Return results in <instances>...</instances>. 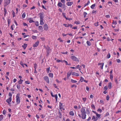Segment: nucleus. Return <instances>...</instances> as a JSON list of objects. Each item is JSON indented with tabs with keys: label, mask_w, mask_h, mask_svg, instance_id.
Instances as JSON below:
<instances>
[{
	"label": "nucleus",
	"mask_w": 121,
	"mask_h": 121,
	"mask_svg": "<svg viewBox=\"0 0 121 121\" xmlns=\"http://www.w3.org/2000/svg\"><path fill=\"white\" fill-rule=\"evenodd\" d=\"M19 94H17L16 96V100L17 104H19L20 102V97Z\"/></svg>",
	"instance_id": "nucleus-1"
},
{
	"label": "nucleus",
	"mask_w": 121,
	"mask_h": 121,
	"mask_svg": "<svg viewBox=\"0 0 121 121\" xmlns=\"http://www.w3.org/2000/svg\"><path fill=\"white\" fill-rule=\"evenodd\" d=\"M71 58L73 61L79 62V59L74 56H71Z\"/></svg>",
	"instance_id": "nucleus-2"
},
{
	"label": "nucleus",
	"mask_w": 121,
	"mask_h": 121,
	"mask_svg": "<svg viewBox=\"0 0 121 121\" xmlns=\"http://www.w3.org/2000/svg\"><path fill=\"white\" fill-rule=\"evenodd\" d=\"M11 0H4V6L5 8L8 5H9L10 2Z\"/></svg>",
	"instance_id": "nucleus-3"
},
{
	"label": "nucleus",
	"mask_w": 121,
	"mask_h": 121,
	"mask_svg": "<svg viewBox=\"0 0 121 121\" xmlns=\"http://www.w3.org/2000/svg\"><path fill=\"white\" fill-rule=\"evenodd\" d=\"M44 79L48 83H49V80L48 77L47 76H45L43 77Z\"/></svg>",
	"instance_id": "nucleus-4"
},
{
	"label": "nucleus",
	"mask_w": 121,
	"mask_h": 121,
	"mask_svg": "<svg viewBox=\"0 0 121 121\" xmlns=\"http://www.w3.org/2000/svg\"><path fill=\"white\" fill-rule=\"evenodd\" d=\"M86 113H82L81 114V118L82 119H84L86 118Z\"/></svg>",
	"instance_id": "nucleus-5"
},
{
	"label": "nucleus",
	"mask_w": 121,
	"mask_h": 121,
	"mask_svg": "<svg viewBox=\"0 0 121 121\" xmlns=\"http://www.w3.org/2000/svg\"><path fill=\"white\" fill-rule=\"evenodd\" d=\"M81 112L82 113H86V112L85 111L84 107H82L81 108Z\"/></svg>",
	"instance_id": "nucleus-6"
},
{
	"label": "nucleus",
	"mask_w": 121,
	"mask_h": 121,
	"mask_svg": "<svg viewBox=\"0 0 121 121\" xmlns=\"http://www.w3.org/2000/svg\"><path fill=\"white\" fill-rule=\"evenodd\" d=\"M43 28L44 30H47L48 28V25L46 24H45L43 26Z\"/></svg>",
	"instance_id": "nucleus-7"
},
{
	"label": "nucleus",
	"mask_w": 121,
	"mask_h": 121,
	"mask_svg": "<svg viewBox=\"0 0 121 121\" xmlns=\"http://www.w3.org/2000/svg\"><path fill=\"white\" fill-rule=\"evenodd\" d=\"M104 63H99L98 64V65H100V67L101 69H103V67L104 65Z\"/></svg>",
	"instance_id": "nucleus-8"
},
{
	"label": "nucleus",
	"mask_w": 121,
	"mask_h": 121,
	"mask_svg": "<svg viewBox=\"0 0 121 121\" xmlns=\"http://www.w3.org/2000/svg\"><path fill=\"white\" fill-rule=\"evenodd\" d=\"M73 2H70L69 1H68L66 4L68 6H70L73 4Z\"/></svg>",
	"instance_id": "nucleus-9"
},
{
	"label": "nucleus",
	"mask_w": 121,
	"mask_h": 121,
	"mask_svg": "<svg viewBox=\"0 0 121 121\" xmlns=\"http://www.w3.org/2000/svg\"><path fill=\"white\" fill-rule=\"evenodd\" d=\"M12 100V97H9V99H7L6 100V102H7L8 104H10V102H11Z\"/></svg>",
	"instance_id": "nucleus-10"
},
{
	"label": "nucleus",
	"mask_w": 121,
	"mask_h": 121,
	"mask_svg": "<svg viewBox=\"0 0 121 121\" xmlns=\"http://www.w3.org/2000/svg\"><path fill=\"white\" fill-rule=\"evenodd\" d=\"M98 120L97 118L95 116H92V120L93 121H96Z\"/></svg>",
	"instance_id": "nucleus-11"
},
{
	"label": "nucleus",
	"mask_w": 121,
	"mask_h": 121,
	"mask_svg": "<svg viewBox=\"0 0 121 121\" xmlns=\"http://www.w3.org/2000/svg\"><path fill=\"white\" fill-rule=\"evenodd\" d=\"M72 75L73 76H79V74L78 73L73 72L72 73Z\"/></svg>",
	"instance_id": "nucleus-12"
},
{
	"label": "nucleus",
	"mask_w": 121,
	"mask_h": 121,
	"mask_svg": "<svg viewBox=\"0 0 121 121\" xmlns=\"http://www.w3.org/2000/svg\"><path fill=\"white\" fill-rule=\"evenodd\" d=\"M4 17H5L6 16V15L7 13V9L5 8H4Z\"/></svg>",
	"instance_id": "nucleus-13"
},
{
	"label": "nucleus",
	"mask_w": 121,
	"mask_h": 121,
	"mask_svg": "<svg viewBox=\"0 0 121 121\" xmlns=\"http://www.w3.org/2000/svg\"><path fill=\"white\" fill-rule=\"evenodd\" d=\"M39 43V41H37L34 44L33 47H36L38 45Z\"/></svg>",
	"instance_id": "nucleus-14"
},
{
	"label": "nucleus",
	"mask_w": 121,
	"mask_h": 121,
	"mask_svg": "<svg viewBox=\"0 0 121 121\" xmlns=\"http://www.w3.org/2000/svg\"><path fill=\"white\" fill-rule=\"evenodd\" d=\"M39 15H40V19H43L44 16L43 15V13H40Z\"/></svg>",
	"instance_id": "nucleus-15"
},
{
	"label": "nucleus",
	"mask_w": 121,
	"mask_h": 121,
	"mask_svg": "<svg viewBox=\"0 0 121 121\" xmlns=\"http://www.w3.org/2000/svg\"><path fill=\"white\" fill-rule=\"evenodd\" d=\"M71 74H72L71 72H69L67 73V78L68 79L69 78Z\"/></svg>",
	"instance_id": "nucleus-16"
},
{
	"label": "nucleus",
	"mask_w": 121,
	"mask_h": 121,
	"mask_svg": "<svg viewBox=\"0 0 121 121\" xmlns=\"http://www.w3.org/2000/svg\"><path fill=\"white\" fill-rule=\"evenodd\" d=\"M112 83L111 82H110L108 83V87L109 89H111L112 87Z\"/></svg>",
	"instance_id": "nucleus-17"
},
{
	"label": "nucleus",
	"mask_w": 121,
	"mask_h": 121,
	"mask_svg": "<svg viewBox=\"0 0 121 121\" xmlns=\"http://www.w3.org/2000/svg\"><path fill=\"white\" fill-rule=\"evenodd\" d=\"M62 3L60 2H58L57 4V6H59L60 7H62Z\"/></svg>",
	"instance_id": "nucleus-18"
},
{
	"label": "nucleus",
	"mask_w": 121,
	"mask_h": 121,
	"mask_svg": "<svg viewBox=\"0 0 121 121\" xmlns=\"http://www.w3.org/2000/svg\"><path fill=\"white\" fill-rule=\"evenodd\" d=\"M59 107H60V109H62L63 107V106L62 104L60 102V103Z\"/></svg>",
	"instance_id": "nucleus-19"
},
{
	"label": "nucleus",
	"mask_w": 121,
	"mask_h": 121,
	"mask_svg": "<svg viewBox=\"0 0 121 121\" xmlns=\"http://www.w3.org/2000/svg\"><path fill=\"white\" fill-rule=\"evenodd\" d=\"M44 23L43 22V19H40V25H43Z\"/></svg>",
	"instance_id": "nucleus-20"
},
{
	"label": "nucleus",
	"mask_w": 121,
	"mask_h": 121,
	"mask_svg": "<svg viewBox=\"0 0 121 121\" xmlns=\"http://www.w3.org/2000/svg\"><path fill=\"white\" fill-rule=\"evenodd\" d=\"M27 44H24L22 45V47L24 49H25L27 47Z\"/></svg>",
	"instance_id": "nucleus-21"
},
{
	"label": "nucleus",
	"mask_w": 121,
	"mask_h": 121,
	"mask_svg": "<svg viewBox=\"0 0 121 121\" xmlns=\"http://www.w3.org/2000/svg\"><path fill=\"white\" fill-rule=\"evenodd\" d=\"M69 114L70 115L73 116L74 115V113L73 111H71L69 112Z\"/></svg>",
	"instance_id": "nucleus-22"
},
{
	"label": "nucleus",
	"mask_w": 121,
	"mask_h": 121,
	"mask_svg": "<svg viewBox=\"0 0 121 121\" xmlns=\"http://www.w3.org/2000/svg\"><path fill=\"white\" fill-rule=\"evenodd\" d=\"M48 76L49 77L52 78L53 77V74L52 73H50L48 74Z\"/></svg>",
	"instance_id": "nucleus-23"
},
{
	"label": "nucleus",
	"mask_w": 121,
	"mask_h": 121,
	"mask_svg": "<svg viewBox=\"0 0 121 121\" xmlns=\"http://www.w3.org/2000/svg\"><path fill=\"white\" fill-rule=\"evenodd\" d=\"M47 54L48 55L50 52V50L49 48H47Z\"/></svg>",
	"instance_id": "nucleus-24"
},
{
	"label": "nucleus",
	"mask_w": 121,
	"mask_h": 121,
	"mask_svg": "<svg viewBox=\"0 0 121 121\" xmlns=\"http://www.w3.org/2000/svg\"><path fill=\"white\" fill-rule=\"evenodd\" d=\"M86 43L88 46H90L91 45V43L89 41H87L86 42Z\"/></svg>",
	"instance_id": "nucleus-25"
},
{
	"label": "nucleus",
	"mask_w": 121,
	"mask_h": 121,
	"mask_svg": "<svg viewBox=\"0 0 121 121\" xmlns=\"http://www.w3.org/2000/svg\"><path fill=\"white\" fill-rule=\"evenodd\" d=\"M26 16V13L24 12L22 14V17L23 18H24Z\"/></svg>",
	"instance_id": "nucleus-26"
},
{
	"label": "nucleus",
	"mask_w": 121,
	"mask_h": 121,
	"mask_svg": "<svg viewBox=\"0 0 121 121\" xmlns=\"http://www.w3.org/2000/svg\"><path fill=\"white\" fill-rule=\"evenodd\" d=\"M38 28L40 30H42L43 29V28L42 26H39Z\"/></svg>",
	"instance_id": "nucleus-27"
},
{
	"label": "nucleus",
	"mask_w": 121,
	"mask_h": 121,
	"mask_svg": "<svg viewBox=\"0 0 121 121\" xmlns=\"http://www.w3.org/2000/svg\"><path fill=\"white\" fill-rule=\"evenodd\" d=\"M95 6V4H94L92 5L91 6V8L92 9H94V8Z\"/></svg>",
	"instance_id": "nucleus-28"
},
{
	"label": "nucleus",
	"mask_w": 121,
	"mask_h": 121,
	"mask_svg": "<svg viewBox=\"0 0 121 121\" xmlns=\"http://www.w3.org/2000/svg\"><path fill=\"white\" fill-rule=\"evenodd\" d=\"M23 81V80L20 79L18 82V83L19 84H22Z\"/></svg>",
	"instance_id": "nucleus-29"
},
{
	"label": "nucleus",
	"mask_w": 121,
	"mask_h": 121,
	"mask_svg": "<svg viewBox=\"0 0 121 121\" xmlns=\"http://www.w3.org/2000/svg\"><path fill=\"white\" fill-rule=\"evenodd\" d=\"M71 82L73 83H76L77 82V81L74 80L73 79H71Z\"/></svg>",
	"instance_id": "nucleus-30"
},
{
	"label": "nucleus",
	"mask_w": 121,
	"mask_h": 121,
	"mask_svg": "<svg viewBox=\"0 0 121 121\" xmlns=\"http://www.w3.org/2000/svg\"><path fill=\"white\" fill-rule=\"evenodd\" d=\"M84 78L82 77H80V81H81V82H83V81H84Z\"/></svg>",
	"instance_id": "nucleus-31"
},
{
	"label": "nucleus",
	"mask_w": 121,
	"mask_h": 121,
	"mask_svg": "<svg viewBox=\"0 0 121 121\" xmlns=\"http://www.w3.org/2000/svg\"><path fill=\"white\" fill-rule=\"evenodd\" d=\"M96 115L97 116V117H96V118H97L98 119L99 117H100V116H101L100 114H98L97 113L96 114Z\"/></svg>",
	"instance_id": "nucleus-32"
},
{
	"label": "nucleus",
	"mask_w": 121,
	"mask_h": 121,
	"mask_svg": "<svg viewBox=\"0 0 121 121\" xmlns=\"http://www.w3.org/2000/svg\"><path fill=\"white\" fill-rule=\"evenodd\" d=\"M110 79L111 80H113V75L112 74H111L110 75Z\"/></svg>",
	"instance_id": "nucleus-33"
},
{
	"label": "nucleus",
	"mask_w": 121,
	"mask_h": 121,
	"mask_svg": "<svg viewBox=\"0 0 121 121\" xmlns=\"http://www.w3.org/2000/svg\"><path fill=\"white\" fill-rule=\"evenodd\" d=\"M3 116L1 115H0V121H1L3 119Z\"/></svg>",
	"instance_id": "nucleus-34"
},
{
	"label": "nucleus",
	"mask_w": 121,
	"mask_h": 121,
	"mask_svg": "<svg viewBox=\"0 0 121 121\" xmlns=\"http://www.w3.org/2000/svg\"><path fill=\"white\" fill-rule=\"evenodd\" d=\"M108 89V86H104V89L105 91H106Z\"/></svg>",
	"instance_id": "nucleus-35"
},
{
	"label": "nucleus",
	"mask_w": 121,
	"mask_h": 121,
	"mask_svg": "<svg viewBox=\"0 0 121 121\" xmlns=\"http://www.w3.org/2000/svg\"><path fill=\"white\" fill-rule=\"evenodd\" d=\"M13 17L15 16V13L14 11H12V13Z\"/></svg>",
	"instance_id": "nucleus-36"
},
{
	"label": "nucleus",
	"mask_w": 121,
	"mask_h": 121,
	"mask_svg": "<svg viewBox=\"0 0 121 121\" xmlns=\"http://www.w3.org/2000/svg\"><path fill=\"white\" fill-rule=\"evenodd\" d=\"M99 22H97L96 23H94V25L95 26H97L99 25Z\"/></svg>",
	"instance_id": "nucleus-37"
},
{
	"label": "nucleus",
	"mask_w": 121,
	"mask_h": 121,
	"mask_svg": "<svg viewBox=\"0 0 121 121\" xmlns=\"http://www.w3.org/2000/svg\"><path fill=\"white\" fill-rule=\"evenodd\" d=\"M20 85L19 84L17 85V89H19L20 88Z\"/></svg>",
	"instance_id": "nucleus-38"
},
{
	"label": "nucleus",
	"mask_w": 121,
	"mask_h": 121,
	"mask_svg": "<svg viewBox=\"0 0 121 121\" xmlns=\"http://www.w3.org/2000/svg\"><path fill=\"white\" fill-rule=\"evenodd\" d=\"M113 22L112 23L113 24H114L115 25H116L117 24V22L116 21H114V20H113Z\"/></svg>",
	"instance_id": "nucleus-39"
},
{
	"label": "nucleus",
	"mask_w": 121,
	"mask_h": 121,
	"mask_svg": "<svg viewBox=\"0 0 121 121\" xmlns=\"http://www.w3.org/2000/svg\"><path fill=\"white\" fill-rule=\"evenodd\" d=\"M87 14V13L86 12H84L83 13V15L84 16V17H86V15Z\"/></svg>",
	"instance_id": "nucleus-40"
},
{
	"label": "nucleus",
	"mask_w": 121,
	"mask_h": 121,
	"mask_svg": "<svg viewBox=\"0 0 121 121\" xmlns=\"http://www.w3.org/2000/svg\"><path fill=\"white\" fill-rule=\"evenodd\" d=\"M90 3V2L89 1H88L87 3L86 4H85V6H87L88 5V4H89Z\"/></svg>",
	"instance_id": "nucleus-41"
},
{
	"label": "nucleus",
	"mask_w": 121,
	"mask_h": 121,
	"mask_svg": "<svg viewBox=\"0 0 121 121\" xmlns=\"http://www.w3.org/2000/svg\"><path fill=\"white\" fill-rule=\"evenodd\" d=\"M20 64L22 65V66L23 67H24V64H23V63L22 62V61H21L20 62Z\"/></svg>",
	"instance_id": "nucleus-42"
},
{
	"label": "nucleus",
	"mask_w": 121,
	"mask_h": 121,
	"mask_svg": "<svg viewBox=\"0 0 121 121\" xmlns=\"http://www.w3.org/2000/svg\"><path fill=\"white\" fill-rule=\"evenodd\" d=\"M111 56L110 55V53H108V54L107 56V57L108 58H109Z\"/></svg>",
	"instance_id": "nucleus-43"
},
{
	"label": "nucleus",
	"mask_w": 121,
	"mask_h": 121,
	"mask_svg": "<svg viewBox=\"0 0 121 121\" xmlns=\"http://www.w3.org/2000/svg\"><path fill=\"white\" fill-rule=\"evenodd\" d=\"M53 97H55V98H57V94H56L55 95H53V96H52Z\"/></svg>",
	"instance_id": "nucleus-44"
},
{
	"label": "nucleus",
	"mask_w": 121,
	"mask_h": 121,
	"mask_svg": "<svg viewBox=\"0 0 121 121\" xmlns=\"http://www.w3.org/2000/svg\"><path fill=\"white\" fill-rule=\"evenodd\" d=\"M62 15L64 17H65L66 19H67V18L66 17V16H65V13H63Z\"/></svg>",
	"instance_id": "nucleus-45"
},
{
	"label": "nucleus",
	"mask_w": 121,
	"mask_h": 121,
	"mask_svg": "<svg viewBox=\"0 0 121 121\" xmlns=\"http://www.w3.org/2000/svg\"><path fill=\"white\" fill-rule=\"evenodd\" d=\"M32 38L33 39H36V37L35 36H33L32 37Z\"/></svg>",
	"instance_id": "nucleus-46"
},
{
	"label": "nucleus",
	"mask_w": 121,
	"mask_h": 121,
	"mask_svg": "<svg viewBox=\"0 0 121 121\" xmlns=\"http://www.w3.org/2000/svg\"><path fill=\"white\" fill-rule=\"evenodd\" d=\"M7 21H8V24L9 25L11 23V20L10 19H8Z\"/></svg>",
	"instance_id": "nucleus-47"
},
{
	"label": "nucleus",
	"mask_w": 121,
	"mask_h": 121,
	"mask_svg": "<svg viewBox=\"0 0 121 121\" xmlns=\"http://www.w3.org/2000/svg\"><path fill=\"white\" fill-rule=\"evenodd\" d=\"M82 99L84 102L86 101V98H82Z\"/></svg>",
	"instance_id": "nucleus-48"
},
{
	"label": "nucleus",
	"mask_w": 121,
	"mask_h": 121,
	"mask_svg": "<svg viewBox=\"0 0 121 121\" xmlns=\"http://www.w3.org/2000/svg\"><path fill=\"white\" fill-rule=\"evenodd\" d=\"M86 111L87 112V114H89L90 113V111L88 109H86Z\"/></svg>",
	"instance_id": "nucleus-49"
},
{
	"label": "nucleus",
	"mask_w": 121,
	"mask_h": 121,
	"mask_svg": "<svg viewBox=\"0 0 121 121\" xmlns=\"http://www.w3.org/2000/svg\"><path fill=\"white\" fill-rule=\"evenodd\" d=\"M35 25L36 26H38L39 25V22L38 21H37L36 22Z\"/></svg>",
	"instance_id": "nucleus-50"
},
{
	"label": "nucleus",
	"mask_w": 121,
	"mask_h": 121,
	"mask_svg": "<svg viewBox=\"0 0 121 121\" xmlns=\"http://www.w3.org/2000/svg\"><path fill=\"white\" fill-rule=\"evenodd\" d=\"M77 87V86L75 85H73L71 86V87L72 88L73 87H75L76 88Z\"/></svg>",
	"instance_id": "nucleus-51"
},
{
	"label": "nucleus",
	"mask_w": 121,
	"mask_h": 121,
	"mask_svg": "<svg viewBox=\"0 0 121 121\" xmlns=\"http://www.w3.org/2000/svg\"><path fill=\"white\" fill-rule=\"evenodd\" d=\"M34 22H35L32 20H30L29 21V22L30 23Z\"/></svg>",
	"instance_id": "nucleus-52"
},
{
	"label": "nucleus",
	"mask_w": 121,
	"mask_h": 121,
	"mask_svg": "<svg viewBox=\"0 0 121 121\" xmlns=\"http://www.w3.org/2000/svg\"><path fill=\"white\" fill-rule=\"evenodd\" d=\"M109 96L108 95H107L106 96V99L107 100H109Z\"/></svg>",
	"instance_id": "nucleus-53"
},
{
	"label": "nucleus",
	"mask_w": 121,
	"mask_h": 121,
	"mask_svg": "<svg viewBox=\"0 0 121 121\" xmlns=\"http://www.w3.org/2000/svg\"><path fill=\"white\" fill-rule=\"evenodd\" d=\"M116 60L117 61V62L118 63H120L121 62L120 60L119 59H117Z\"/></svg>",
	"instance_id": "nucleus-54"
},
{
	"label": "nucleus",
	"mask_w": 121,
	"mask_h": 121,
	"mask_svg": "<svg viewBox=\"0 0 121 121\" xmlns=\"http://www.w3.org/2000/svg\"><path fill=\"white\" fill-rule=\"evenodd\" d=\"M97 111L98 112H100V113H101L102 111V110L101 109L99 108L97 110Z\"/></svg>",
	"instance_id": "nucleus-55"
},
{
	"label": "nucleus",
	"mask_w": 121,
	"mask_h": 121,
	"mask_svg": "<svg viewBox=\"0 0 121 121\" xmlns=\"http://www.w3.org/2000/svg\"><path fill=\"white\" fill-rule=\"evenodd\" d=\"M100 102L101 103L103 104H104V101L102 100H100Z\"/></svg>",
	"instance_id": "nucleus-56"
},
{
	"label": "nucleus",
	"mask_w": 121,
	"mask_h": 121,
	"mask_svg": "<svg viewBox=\"0 0 121 121\" xmlns=\"http://www.w3.org/2000/svg\"><path fill=\"white\" fill-rule=\"evenodd\" d=\"M40 117L42 118H43L45 117V116L43 114H42L40 116Z\"/></svg>",
	"instance_id": "nucleus-57"
},
{
	"label": "nucleus",
	"mask_w": 121,
	"mask_h": 121,
	"mask_svg": "<svg viewBox=\"0 0 121 121\" xmlns=\"http://www.w3.org/2000/svg\"><path fill=\"white\" fill-rule=\"evenodd\" d=\"M63 25L66 27H68V24H64Z\"/></svg>",
	"instance_id": "nucleus-58"
},
{
	"label": "nucleus",
	"mask_w": 121,
	"mask_h": 121,
	"mask_svg": "<svg viewBox=\"0 0 121 121\" xmlns=\"http://www.w3.org/2000/svg\"><path fill=\"white\" fill-rule=\"evenodd\" d=\"M37 65L36 64H34V68L35 69H36L37 68Z\"/></svg>",
	"instance_id": "nucleus-59"
},
{
	"label": "nucleus",
	"mask_w": 121,
	"mask_h": 121,
	"mask_svg": "<svg viewBox=\"0 0 121 121\" xmlns=\"http://www.w3.org/2000/svg\"><path fill=\"white\" fill-rule=\"evenodd\" d=\"M81 67V66H80V65H78L76 66V68L77 69H78L79 68H80Z\"/></svg>",
	"instance_id": "nucleus-60"
},
{
	"label": "nucleus",
	"mask_w": 121,
	"mask_h": 121,
	"mask_svg": "<svg viewBox=\"0 0 121 121\" xmlns=\"http://www.w3.org/2000/svg\"><path fill=\"white\" fill-rule=\"evenodd\" d=\"M115 81L117 84H118V81H117V79H115Z\"/></svg>",
	"instance_id": "nucleus-61"
},
{
	"label": "nucleus",
	"mask_w": 121,
	"mask_h": 121,
	"mask_svg": "<svg viewBox=\"0 0 121 121\" xmlns=\"http://www.w3.org/2000/svg\"><path fill=\"white\" fill-rule=\"evenodd\" d=\"M61 2L64 4H65V0H61Z\"/></svg>",
	"instance_id": "nucleus-62"
},
{
	"label": "nucleus",
	"mask_w": 121,
	"mask_h": 121,
	"mask_svg": "<svg viewBox=\"0 0 121 121\" xmlns=\"http://www.w3.org/2000/svg\"><path fill=\"white\" fill-rule=\"evenodd\" d=\"M91 117H89V118L86 120H87V121H89L91 120Z\"/></svg>",
	"instance_id": "nucleus-63"
},
{
	"label": "nucleus",
	"mask_w": 121,
	"mask_h": 121,
	"mask_svg": "<svg viewBox=\"0 0 121 121\" xmlns=\"http://www.w3.org/2000/svg\"><path fill=\"white\" fill-rule=\"evenodd\" d=\"M53 85L54 87H55L56 88H57V86H56V84H53Z\"/></svg>",
	"instance_id": "nucleus-64"
}]
</instances>
